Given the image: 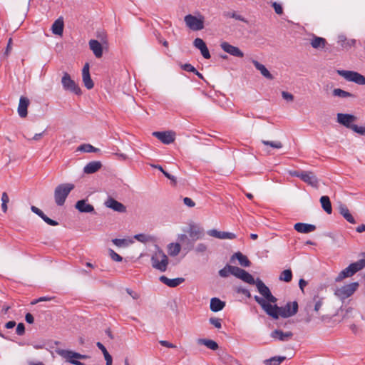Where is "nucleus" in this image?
I'll list each match as a JSON object with an SVG mask.
<instances>
[{
  "label": "nucleus",
  "instance_id": "obj_35",
  "mask_svg": "<svg viewBox=\"0 0 365 365\" xmlns=\"http://www.w3.org/2000/svg\"><path fill=\"white\" fill-rule=\"evenodd\" d=\"M63 21L61 19H58L52 25L51 30L53 34L59 36L62 35L63 31Z\"/></svg>",
  "mask_w": 365,
  "mask_h": 365
},
{
  "label": "nucleus",
  "instance_id": "obj_7",
  "mask_svg": "<svg viewBox=\"0 0 365 365\" xmlns=\"http://www.w3.org/2000/svg\"><path fill=\"white\" fill-rule=\"evenodd\" d=\"M204 20L205 18L202 16L197 17L192 14H187L185 16L184 21L191 30L200 31L204 28Z\"/></svg>",
  "mask_w": 365,
  "mask_h": 365
},
{
  "label": "nucleus",
  "instance_id": "obj_64",
  "mask_svg": "<svg viewBox=\"0 0 365 365\" xmlns=\"http://www.w3.org/2000/svg\"><path fill=\"white\" fill-rule=\"evenodd\" d=\"M183 202L185 205H187L189 207H193L195 205V202L190 197H185L183 199Z\"/></svg>",
  "mask_w": 365,
  "mask_h": 365
},
{
  "label": "nucleus",
  "instance_id": "obj_57",
  "mask_svg": "<svg viewBox=\"0 0 365 365\" xmlns=\"http://www.w3.org/2000/svg\"><path fill=\"white\" fill-rule=\"evenodd\" d=\"M221 321L222 320L220 319L215 317H211L209 319L210 323L217 329H220L222 327Z\"/></svg>",
  "mask_w": 365,
  "mask_h": 365
},
{
  "label": "nucleus",
  "instance_id": "obj_42",
  "mask_svg": "<svg viewBox=\"0 0 365 365\" xmlns=\"http://www.w3.org/2000/svg\"><path fill=\"white\" fill-rule=\"evenodd\" d=\"M286 359L285 356H274L264 361L265 365H279Z\"/></svg>",
  "mask_w": 365,
  "mask_h": 365
},
{
  "label": "nucleus",
  "instance_id": "obj_22",
  "mask_svg": "<svg viewBox=\"0 0 365 365\" xmlns=\"http://www.w3.org/2000/svg\"><path fill=\"white\" fill-rule=\"evenodd\" d=\"M31 210L34 213H35L38 216H39L48 225H51V226H56L58 225V222L57 221L53 220L49 218L48 217H47L43 213V212L41 210H40L39 208H38L37 207L32 205L31 207Z\"/></svg>",
  "mask_w": 365,
  "mask_h": 365
},
{
  "label": "nucleus",
  "instance_id": "obj_27",
  "mask_svg": "<svg viewBox=\"0 0 365 365\" xmlns=\"http://www.w3.org/2000/svg\"><path fill=\"white\" fill-rule=\"evenodd\" d=\"M339 212L344 218L347 220L349 223L355 224L356 220L352 215L350 213L348 207L344 204H340L339 206Z\"/></svg>",
  "mask_w": 365,
  "mask_h": 365
},
{
  "label": "nucleus",
  "instance_id": "obj_44",
  "mask_svg": "<svg viewBox=\"0 0 365 365\" xmlns=\"http://www.w3.org/2000/svg\"><path fill=\"white\" fill-rule=\"evenodd\" d=\"M223 16L226 18H232L236 20L241 21L245 23H248L247 20L244 18L242 16L237 14L235 11H225L223 13Z\"/></svg>",
  "mask_w": 365,
  "mask_h": 365
},
{
  "label": "nucleus",
  "instance_id": "obj_13",
  "mask_svg": "<svg viewBox=\"0 0 365 365\" xmlns=\"http://www.w3.org/2000/svg\"><path fill=\"white\" fill-rule=\"evenodd\" d=\"M304 311L306 312V316L304 318L305 322L309 323L312 320L315 319H319L320 321L323 320L322 318H320L319 317L316 315L311 300L307 302L306 306L304 307Z\"/></svg>",
  "mask_w": 365,
  "mask_h": 365
},
{
  "label": "nucleus",
  "instance_id": "obj_63",
  "mask_svg": "<svg viewBox=\"0 0 365 365\" xmlns=\"http://www.w3.org/2000/svg\"><path fill=\"white\" fill-rule=\"evenodd\" d=\"M207 250L206 245L203 243H200L197 245L195 248V251L198 253H203Z\"/></svg>",
  "mask_w": 365,
  "mask_h": 365
},
{
  "label": "nucleus",
  "instance_id": "obj_53",
  "mask_svg": "<svg viewBox=\"0 0 365 365\" xmlns=\"http://www.w3.org/2000/svg\"><path fill=\"white\" fill-rule=\"evenodd\" d=\"M232 265L227 264L219 271V275L222 277H227L231 274Z\"/></svg>",
  "mask_w": 365,
  "mask_h": 365
},
{
  "label": "nucleus",
  "instance_id": "obj_8",
  "mask_svg": "<svg viewBox=\"0 0 365 365\" xmlns=\"http://www.w3.org/2000/svg\"><path fill=\"white\" fill-rule=\"evenodd\" d=\"M61 83L63 88L66 91H69L74 93L76 95L81 94V90L76 82L71 79L70 75L68 73H64L61 78Z\"/></svg>",
  "mask_w": 365,
  "mask_h": 365
},
{
  "label": "nucleus",
  "instance_id": "obj_25",
  "mask_svg": "<svg viewBox=\"0 0 365 365\" xmlns=\"http://www.w3.org/2000/svg\"><path fill=\"white\" fill-rule=\"evenodd\" d=\"M294 228L300 233H309L314 232L317 227L314 225L297 222L294 225Z\"/></svg>",
  "mask_w": 365,
  "mask_h": 365
},
{
  "label": "nucleus",
  "instance_id": "obj_17",
  "mask_svg": "<svg viewBox=\"0 0 365 365\" xmlns=\"http://www.w3.org/2000/svg\"><path fill=\"white\" fill-rule=\"evenodd\" d=\"M270 336L275 340L288 341L293 336V333L292 331L284 332L280 329H275L271 332Z\"/></svg>",
  "mask_w": 365,
  "mask_h": 365
},
{
  "label": "nucleus",
  "instance_id": "obj_41",
  "mask_svg": "<svg viewBox=\"0 0 365 365\" xmlns=\"http://www.w3.org/2000/svg\"><path fill=\"white\" fill-rule=\"evenodd\" d=\"M202 231L199 227H197L195 225H191L190 227L189 235L190 237L193 239V241H195L201 237Z\"/></svg>",
  "mask_w": 365,
  "mask_h": 365
},
{
  "label": "nucleus",
  "instance_id": "obj_9",
  "mask_svg": "<svg viewBox=\"0 0 365 365\" xmlns=\"http://www.w3.org/2000/svg\"><path fill=\"white\" fill-rule=\"evenodd\" d=\"M359 287L358 282H352L341 287L336 290L335 294L341 299L351 296Z\"/></svg>",
  "mask_w": 365,
  "mask_h": 365
},
{
  "label": "nucleus",
  "instance_id": "obj_46",
  "mask_svg": "<svg viewBox=\"0 0 365 365\" xmlns=\"http://www.w3.org/2000/svg\"><path fill=\"white\" fill-rule=\"evenodd\" d=\"M96 346H97V347L100 350H101L102 353L103 354V356H104V358H105V360H106V362L113 361V359H112L111 355L108 353V351H107L106 348L105 347V346L102 343L97 342L96 343Z\"/></svg>",
  "mask_w": 365,
  "mask_h": 365
},
{
  "label": "nucleus",
  "instance_id": "obj_1",
  "mask_svg": "<svg viewBox=\"0 0 365 365\" xmlns=\"http://www.w3.org/2000/svg\"><path fill=\"white\" fill-rule=\"evenodd\" d=\"M72 183H63L58 185L54 190L55 202L58 206L64 205L65 201L72 190L74 189Z\"/></svg>",
  "mask_w": 365,
  "mask_h": 365
},
{
  "label": "nucleus",
  "instance_id": "obj_30",
  "mask_svg": "<svg viewBox=\"0 0 365 365\" xmlns=\"http://www.w3.org/2000/svg\"><path fill=\"white\" fill-rule=\"evenodd\" d=\"M225 306V302L220 300L219 298L213 297L210 300V308L213 312H217L223 309Z\"/></svg>",
  "mask_w": 365,
  "mask_h": 365
},
{
  "label": "nucleus",
  "instance_id": "obj_33",
  "mask_svg": "<svg viewBox=\"0 0 365 365\" xmlns=\"http://www.w3.org/2000/svg\"><path fill=\"white\" fill-rule=\"evenodd\" d=\"M240 279L250 284H255L257 287L259 280H261L259 278H257L256 279H255L253 276L249 272H247L246 270H245L240 275Z\"/></svg>",
  "mask_w": 365,
  "mask_h": 365
},
{
  "label": "nucleus",
  "instance_id": "obj_45",
  "mask_svg": "<svg viewBox=\"0 0 365 365\" xmlns=\"http://www.w3.org/2000/svg\"><path fill=\"white\" fill-rule=\"evenodd\" d=\"M279 279L285 282H289L292 279V272L291 269H285L282 271L279 275Z\"/></svg>",
  "mask_w": 365,
  "mask_h": 365
},
{
  "label": "nucleus",
  "instance_id": "obj_56",
  "mask_svg": "<svg viewBox=\"0 0 365 365\" xmlns=\"http://www.w3.org/2000/svg\"><path fill=\"white\" fill-rule=\"evenodd\" d=\"M279 317H282L283 318H288L292 317V313H288V312H287L284 307H279V309L278 312V318Z\"/></svg>",
  "mask_w": 365,
  "mask_h": 365
},
{
  "label": "nucleus",
  "instance_id": "obj_19",
  "mask_svg": "<svg viewBox=\"0 0 365 365\" xmlns=\"http://www.w3.org/2000/svg\"><path fill=\"white\" fill-rule=\"evenodd\" d=\"M302 180L314 187H319V180L314 173L311 171H304L302 175Z\"/></svg>",
  "mask_w": 365,
  "mask_h": 365
},
{
  "label": "nucleus",
  "instance_id": "obj_2",
  "mask_svg": "<svg viewBox=\"0 0 365 365\" xmlns=\"http://www.w3.org/2000/svg\"><path fill=\"white\" fill-rule=\"evenodd\" d=\"M57 354L63 359L73 365H85L84 363L81 362L78 359H87L89 358L88 355L81 354L68 349H58Z\"/></svg>",
  "mask_w": 365,
  "mask_h": 365
},
{
  "label": "nucleus",
  "instance_id": "obj_39",
  "mask_svg": "<svg viewBox=\"0 0 365 365\" xmlns=\"http://www.w3.org/2000/svg\"><path fill=\"white\" fill-rule=\"evenodd\" d=\"M168 253L170 256H177L181 250L180 245L179 243H170L168 246Z\"/></svg>",
  "mask_w": 365,
  "mask_h": 365
},
{
  "label": "nucleus",
  "instance_id": "obj_21",
  "mask_svg": "<svg viewBox=\"0 0 365 365\" xmlns=\"http://www.w3.org/2000/svg\"><path fill=\"white\" fill-rule=\"evenodd\" d=\"M207 234L210 236L217 239L233 240L236 238V235L232 232L218 231L215 229L208 230Z\"/></svg>",
  "mask_w": 365,
  "mask_h": 365
},
{
  "label": "nucleus",
  "instance_id": "obj_48",
  "mask_svg": "<svg viewBox=\"0 0 365 365\" xmlns=\"http://www.w3.org/2000/svg\"><path fill=\"white\" fill-rule=\"evenodd\" d=\"M112 242L118 246V247H126L128 246L130 243H132L133 241L131 240H128L126 239H118V238H115V239H113L112 240Z\"/></svg>",
  "mask_w": 365,
  "mask_h": 365
},
{
  "label": "nucleus",
  "instance_id": "obj_58",
  "mask_svg": "<svg viewBox=\"0 0 365 365\" xmlns=\"http://www.w3.org/2000/svg\"><path fill=\"white\" fill-rule=\"evenodd\" d=\"M16 333L19 336H22L25 334V326L24 323H19L17 324Z\"/></svg>",
  "mask_w": 365,
  "mask_h": 365
},
{
  "label": "nucleus",
  "instance_id": "obj_34",
  "mask_svg": "<svg viewBox=\"0 0 365 365\" xmlns=\"http://www.w3.org/2000/svg\"><path fill=\"white\" fill-rule=\"evenodd\" d=\"M198 344L205 345L208 349L215 351L219 348L217 343L212 339H198L197 341Z\"/></svg>",
  "mask_w": 365,
  "mask_h": 365
},
{
  "label": "nucleus",
  "instance_id": "obj_3",
  "mask_svg": "<svg viewBox=\"0 0 365 365\" xmlns=\"http://www.w3.org/2000/svg\"><path fill=\"white\" fill-rule=\"evenodd\" d=\"M365 267V259H361L357 262L350 264L346 268L341 271L336 277V282H341L346 277L353 276L357 272Z\"/></svg>",
  "mask_w": 365,
  "mask_h": 365
},
{
  "label": "nucleus",
  "instance_id": "obj_15",
  "mask_svg": "<svg viewBox=\"0 0 365 365\" xmlns=\"http://www.w3.org/2000/svg\"><path fill=\"white\" fill-rule=\"evenodd\" d=\"M75 208L82 213H96L94 207L88 203L87 200H80L76 202Z\"/></svg>",
  "mask_w": 365,
  "mask_h": 365
},
{
  "label": "nucleus",
  "instance_id": "obj_32",
  "mask_svg": "<svg viewBox=\"0 0 365 365\" xmlns=\"http://www.w3.org/2000/svg\"><path fill=\"white\" fill-rule=\"evenodd\" d=\"M311 45L314 48L320 49L324 48L327 44V41L322 37L314 36L311 40Z\"/></svg>",
  "mask_w": 365,
  "mask_h": 365
},
{
  "label": "nucleus",
  "instance_id": "obj_10",
  "mask_svg": "<svg viewBox=\"0 0 365 365\" xmlns=\"http://www.w3.org/2000/svg\"><path fill=\"white\" fill-rule=\"evenodd\" d=\"M257 290L260 294L264 297V300L268 303H276L277 299L272 294L269 288L262 281L259 280L257 283Z\"/></svg>",
  "mask_w": 365,
  "mask_h": 365
},
{
  "label": "nucleus",
  "instance_id": "obj_49",
  "mask_svg": "<svg viewBox=\"0 0 365 365\" xmlns=\"http://www.w3.org/2000/svg\"><path fill=\"white\" fill-rule=\"evenodd\" d=\"M84 86L88 89H91L94 86V83L91 78L90 74L82 75Z\"/></svg>",
  "mask_w": 365,
  "mask_h": 365
},
{
  "label": "nucleus",
  "instance_id": "obj_50",
  "mask_svg": "<svg viewBox=\"0 0 365 365\" xmlns=\"http://www.w3.org/2000/svg\"><path fill=\"white\" fill-rule=\"evenodd\" d=\"M155 168H158L159 170H160L163 175L169 180H171L172 183L175 185L177 183L176 178L174 175H170L169 173L165 171L162 166L160 165H155Z\"/></svg>",
  "mask_w": 365,
  "mask_h": 365
},
{
  "label": "nucleus",
  "instance_id": "obj_6",
  "mask_svg": "<svg viewBox=\"0 0 365 365\" xmlns=\"http://www.w3.org/2000/svg\"><path fill=\"white\" fill-rule=\"evenodd\" d=\"M337 73L339 76H342L348 81L354 82L358 85H365V77L358 72L352 71L338 70Z\"/></svg>",
  "mask_w": 365,
  "mask_h": 365
},
{
  "label": "nucleus",
  "instance_id": "obj_40",
  "mask_svg": "<svg viewBox=\"0 0 365 365\" xmlns=\"http://www.w3.org/2000/svg\"><path fill=\"white\" fill-rule=\"evenodd\" d=\"M311 301L316 315L319 317V311L323 304V299L318 296H315Z\"/></svg>",
  "mask_w": 365,
  "mask_h": 365
},
{
  "label": "nucleus",
  "instance_id": "obj_20",
  "mask_svg": "<svg viewBox=\"0 0 365 365\" xmlns=\"http://www.w3.org/2000/svg\"><path fill=\"white\" fill-rule=\"evenodd\" d=\"M105 205L106 207L113 210L114 211H117L121 213L126 212V207L121 202L115 200L112 197H109L106 201Z\"/></svg>",
  "mask_w": 365,
  "mask_h": 365
},
{
  "label": "nucleus",
  "instance_id": "obj_18",
  "mask_svg": "<svg viewBox=\"0 0 365 365\" xmlns=\"http://www.w3.org/2000/svg\"><path fill=\"white\" fill-rule=\"evenodd\" d=\"M193 45L195 48H198L200 51L202 56L205 58H210L211 56L210 51L207 47L206 43L202 38H196L193 41Z\"/></svg>",
  "mask_w": 365,
  "mask_h": 365
},
{
  "label": "nucleus",
  "instance_id": "obj_29",
  "mask_svg": "<svg viewBox=\"0 0 365 365\" xmlns=\"http://www.w3.org/2000/svg\"><path fill=\"white\" fill-rule=\"evenodd\" d=\"M252 63H253L256 69L260 71L261 74L264 77L269 80L274 79V76L270 73V72L267 69V68L263 64L260 63L259 62L254 59L252 60Z\"/></svg>",
  "mask_w": 365,
  "mask_h": 365
},
{
  "label": "nucleus",
  "instance_id": "obj_61",
  "mask_svg": "<svg viewBox=\"0 0 365 365\" xmlns=\"http://www.w3.org/2000/svg\"><path fill=\"white\" fill-rule=\"evenodd\" d=\"M272 6L274 8V11L277 14L281 15L283 13V9L279 4L277 2H273Z\"/></svg>",
  "mask_w": 365,
  "mask_h": 365
},
{
  "label": "nucleus",
  "instance_id": "obj_16",
  "mask_svg": "<svg viewBox=\"0 0 365 365\" xmlns=\"http://www.w3.org/2000/svg\"><path fill=\"white\" fill-rule=\"evenodd\" d=\"M30 104V101L27 97L25 96H21L19 99V103L18 106V113L19 115L24 118H26L28 115V107Z\"/></svg>",
  "mask_w": 365,
  "mask_h": 365
},
{
  "label": "nucleus",
  "instance_id": "obj_11",
  "mask_svg": "<svg viewBox=\"0 0 365 365\" xmlns=\"http://www.w3.org/2000/svg\"><path fill=\"white\" fill-rule=\"evenodd\" d=\"M357 118L352 115V114H348V113H338L337 114V122L344 125V127L351 129L353 128V125H355V124H353L352 123L355 122Z\"/></svg>",
  "mask_w": 365,
  "mask_h": 365
},
{
  "label": "nucleus",
  "instance_id": "obj_55",
  "mask_svg": "<svg viewBox=\"0 0 365 365\" xmlns=\"http://www.w3.org/2000/svg\"><path fill=\"white\" fill-rule=\"evenodd\" d=\"M109 255L113 261L121 262L123 260V257L120 256L118 254H117L112 249H109Z\"/></svg>",
  "mask_w": 365,
  "mask_h": 365
},
{
  "label": "nucleus",
  "instance_id": "obj_26",
  "mask_svg": "<svg viewBox=\"0 0 365 365\" xmlns=\"http://www.w3.org/2000/svg\"><path fill=\"white\" fill-rule=\"evenodd\" d=\"M337 43L340 45L342 48L348 50L351 47L354 46L356 43V40L348 39L345 35L341 34L338 36Z\"/></svg>",
  "mask_w": 365,
  "mask_h": 365
},
{
  "label": "nucleus",
  "instance_id": "obj_51",
  "mask_svg": "<svg viewBox=\"0 0 365 365\" xmlns=\"http://www.w3.org/2000/svg\"><path fill=\"white\" fill-rule=\"evenodd\" d=\"M134 238L140 242L145 243L153 240V237L145 234H137L134 236Z\"/></svg>",
  "mask_w": 365,
  "mask_h": 365
},
{
  "label": "nucleus",
  "instance_id": "obj_54",
  "mask_svg": "<svg viewBox=\"0 0 365 365\" xmlns=\"http://www.w3.org/2000/svg\"><path fill=\"white\" fill-rule=\"evenodd\" d=\"M231 269V274L234 275L235 277L239 279H240V275L245 271V269L236 266H232Z\"/></svg>",
  "mask_w": 365,
  "mask_h": 365
},
{
  "label": "nucleus",
  "instance_id": "obj_4",
  "mask_svg": "<svg viewBox=\"0 0 365 365\" xmlns=\"http://www.w3.org/2000/svg\"><path fill=\"white\" fill-rule=\"evenodd\" d=\"M156 250L151 257L152 266L160 272H165L168 264V258L159 247L157 246Z\"/></svg>",
  "mask_w": 365,
  "mask_h": 365
},
{
  "label": "nucleus",
  "instance_id": "obj_59",
  "mask_svg": "<svg viewBox=\"0 0 365 365\" xmlns=\"http://www.w3.org/2000/svg\"><path fill=\"white\" fill-rule=\"evenodd\" d=\"M235 291L237 293H240V294L245 295L248 298L251 297V294H250V291L245 288H243L242 287H238L235 288Z\"/></svg>",
  "mask_w": 365,
  "mask_h": 365
},
{
  "label": "nucleus",
  "instance_id": "obj_23",
  "mask_svg": "<svg viewBox=\"0 0 365 365\" xmlns=\"http://www.w3.org/2000/svg\"><path fill=\"white\" fill-rule=\"evenodd\" d=\"M159 280L170 287H176L185 281L182 277H178L175 279H169L167 277L163 275L160 276Z\"/></svg>",
  "mask_w": 365,
  "mask_h": 365
},
{
  "label": "nucleus",
  "instance_id": "obj_31",
  "mask_svg": "<svg viewBox=\"0 0 365 365\" xmlns=\"http://www.w3.org/2000/svg\"><path fill=\"white\" fill-rule=\"evenodd\" d=\"M235 258H236L238 260L240 264L242 267H250V265H251V262L247 258V257L244 255L240 252H235L232 256L231 261H232Z\"/></svg>",
  "mask_w": 365,
  "mask_h": 365
},
{
  "label": "nucleus",
  "instance_id": "obj_47",
  "mask_svg": "<svg viewBox=\"0 0 365 365\" xmlns=\"http://www.w3.org/2000/svg\"><path fill=\"white\" fill-rule=\"evenodd\" d=\"M78 150L83 151L86 153H96L98 151L99 149L93 147L90 144H83L78 148Z\"/></svg>",
  "mask_w": 365,
  "mask_h": 365
},
{
  "label": "nucleus",
  "instance_id": "obj_12",
  "mask_svg": "<svg viewBox=\"0 0 365 365\" xmlns=\"http://www.w3.org/2000/svg\"><path fill=\"white\" fill-rule=\"evenodd\" d=\"M153 135L156 137L163 143L168 145L174 142L175 134L173 131H155L153 133Z\"/></svg>",
  "mask_w": 365,
  "mask_h": 365
},
{
  "label": "nucleus",
  "instance_id": "obj_36",
  "mask_svg": "<svg viewBox=\"0 0 365 365\" xmlns=\"http://www.w3.org/2000/svg\"><path fill=\"white\" fill-rule=\"evenodd\" d=\"M320 202L323 210L327 214H331L332 212V207L329 197L327 195L322 196L320 198Z\"/></svg>",
  "mask_w": 365,
  "mask_h": 365
},
{
  "label": "nucleus",
  "instance_id": "obj_28",
  "mask_svg": "<svg viewBox=\"0 0 365 365\" xmlns=\"http://www.w3.org/2000/svg\"><path fill=\"white\" fill-rule=\"evenodd\" d=\"M102 167L100 161H91L88 163L83 168V172L86 174H93L96 173Z\"/></svg>",
  "mask_w": 365,
  "mask_h": 365
},
{
  "label": "nucleus",
  "instance_id": "obj_5",
  "mask_svg": "<svg viewBox=\"0 0 365 365\" xmlns=\"http://www.w3.org/2000/svg\"><path fill=\"white\" fill-rule=\"evenodd\" d=\"M254 299L261 306L262 309L266 312L267 315L274 319H278V312L279 307H278L277 304L272 305L267 302L263 298L257 295L254 297Z\"/></svg>",
  "mask_w": 365,
  "mask_h": 365
},
{
  "label": "nucleus",
  "instance_id": "obj_60",
  "mask_svg": "<svg viewBox=\"0 0 365 365\" xmlns=\"http://www.w3.org/2000/svg\"><path fill=\"white\" fill-rule=\"evenodd\" d=\"M352 130L361 135H365V126H358L357 125H353Z\"/></svg>",
  "mask_w": 365,
  "mask_h": 365
},
{
  "label": "nucleus",
  "instance_id": "obj_43",
  "mask_svg": "<svg viewBox=\"0 0 365 365\" xmlns=\"http://www.w3.org/2000/svg\"><path fill=\"white\" fill-rule=\"evenodd\" d=\"M284 307L286 309L287 312L288 311V313H292V316L295 315L298 312L299 306L296 301L293 302H288Z\"/></svg>",
  "mask_w": 365,
  "mask_h": 365
},
{
  "label": "nucleus",
  "instance_id": "obj_38",
  "mask_svg": "<svg viewBox=\"0 0 365 365\" xmlns=\"http://www.w3.org/2000/svg\"><path fill=\"white\" fill-rule=\"evenodd\" d=\"M332 94L334 96L340 97L342 98H355L356 96L351 93L344 91L341 88H334L332 91Z\"/></svg>",
  "mask_w": 365,
  "mask_h": 365
},
{
  "label": "nucleus",
  "instance_id": "obj_24",
  "mask_svg": "<svg viewBox=\"0 0 365 365\" xmlns=\"http://www.w3.org/2000/svg\"><path fill=\"white\" fill-rule=\"evenodd\" d=\"M90 49L93 51L96 58H101L103 56V47L100 42L95 39H91L88 42Z\"/></svg>",
  "mask_w": 365,
  "mask_h": 365
},
{
  "label": "nucleus",
  "instance_id": "obj_52",
  "mask_svg": "<svg viewBox=\"0 0 365 365\" xmlns=\"http://www.w3.org/2000/svg\"><path fill=\"white\" fill-rule=\"evenodd\" d=\"M262 143L264 145H269L273 148L279 149L282 148V143L280 141H269L262 140Z\"/></svg>",
  "mask_w": 365,
  "mask_h": 365
},
{
  "label": "nucleus",
  "instance_id": "obj_37",
  "mask_svg": "<svg viewBox=\"0 0 365 365\" xmlns=\"http://www.w3.org/2000/svg\"><path fill=\"white\" fill-rule=\"evenodd\" d=\"M178 239L180 242L184 244L185 250L190 251V250H192L193 248V246H194L193 240H190V239H188V237H187L186 235L181 234L178 236Z\"/></svg>",
  "mask_w": 365,
  "mask_h": 365
},
{
  "label": "nucleus",
  "instance_id": "obj_62",
  "mask_svg": "<svg viewBox=\"0 0 365 365\" xmlns=\"http://www.w3.org/2000/svg\"><path fill=\"white\" fill-rule=\"evenodd\" d=\"M181 68L184 71H188V72L195 73L196 71V68L190 63H185L181 66Z\"/></svg>",
  "mask_w": 365,
  "mask_h": 365
},
{
  "label": "nucleus",
  "instance_id": "obj_14",
  "mask_svg": "<svg viewBox=\"0 0 365 365\" xmlns=\"http://www.w3.org/2000/svg\"><path fill=\"white\" fill-rule=\"evenodd\" d=\"M220 46L225 52L233 56L239 58L244 56V53L238 47L234 46L227 42H222Z\"/></svg>",
  "mask_w": 365,
  "mask_h": 365
}]
</instances>
